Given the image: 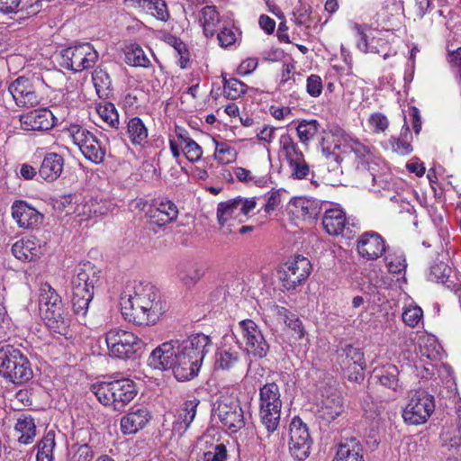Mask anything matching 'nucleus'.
Listing matches in <instances>:
<instances>
[{"label":"nucleus","instance_id":"nucleus-9","mask_svg":"<svg viewBox=\"0 0 461 461\" xmlns=\"http://www.w3.org/2000/svg\"><path fill=\"white\" fill-rule=\"evenodd\" d=\"M105 341L110 354L121 359L131 357L143 342L132 332L113 329L106 333Z\"/></svg>","mask_w":461,"mask_h":461},{"label":"nucleus","instance_id":"nucleus-55","mask_svg":"<svg viewBox=\"0 0 461 461\" xmlns=\"http://www.w3.org/2000/svg\"><path fill=\"white\" fill-rule=\"evenodd\" d=\"M289 165L291 176L294 179H304L310 173V167L304 158L292 162Z\"/></svg>","mask_w":461,"mask_h":461},{"label":"nucleus","instance_id":"nucleus-22","mask_svg":"<svg viewBox=\"0 0 461 461\" xmlns=\"http://www.w3.org/2000/svg\"><path fill=\"white\" fill-rule=\"evenodd\" d=\"M322 225L327 233L332 236H347L348 226L345 212L339 208L326 209Z\"/></svg>","mask_w":461,"mask_h":461},{"label":"nucleus","instance_id":"nucleus-12","mask_svg":"<svg viewBox=\"0 0 461 461\" xmlns=\"http://www.w3.org/2000/svg\"><path fill=\"white\" fill-rule=\"evenodd\" d=\"M239 329L245 345L244 350L248 355L256 358L266 357L270 346L258 325L254 321L247 319L239 322Z\"/></svg>","mask_w":461,"mask_h":461},{"label":"nucleus","instance_id":"nucleus-43","mask_svg":"<svg viewBox=\"0 0 461 461\" xmlns=\"http://www.w3.org/2000/svg\"><path fill=\"white\" fill-rule=\"evenodd\" d=\"M280 145L288 164L296 162L297 160L304 158L303 152L299 149L297 144L290 135L283 134L280 137Z\"/></svg>","mask_w":461,"mask_h":461},{"label":"nucleus","instance_id":"nucleus-52","mask_svg":"<svg viewBox=\"0 0 461 461\" xmlns=\"http://www.w3.org/2000/svg\"><path fill=\"white\" fill-rule=\"evenodd\" d=\"M386 267L389 272L393 274H400L406 267V260L403 254L399 255H388L384 258Z\"/></svg>","mask_w":461,"mask_h":461},{"label":"nucleus","instance_id":"nucleus-32","mask_svg":"<svg viewBox=\"0 0 461 461\" xmlns=\"http://www.w3.org/2000/svg\"><path fill=\"white\" fill-rule=\"evenodd\" d=\"M363 451V447L357 438H347L339 445L333 461H365Z\"/></svg>","mask_w":461,"mask_h":461},{"label":"nucleus","instance_id":"nucleus-36","mask_svg":"<svg viewBox=\"0 0 461 461\" xmlns=\"http://www.w3.org/2000/svg\"><path fill=\"white\" fill-rule=\"evenodd\" d=\"M92 79L96 93L100 98H108L112 92V80L109 74L103 68H97L93 75Z\"/></svg>","mask_w":461,"mask_h":461},{"label":"nucleus","instance_id":"nucleus-18","mask_svg":"<svg viewBox=\"0 0 461 461\" xmlns=\"http://www.w3.org/2000/svg\"><path fill=\"white\" fill-rule=\"evenodd\" d=\"M359 256L366 260H376L385 252V241L375 231H366L360 235L357 242Z\"/></svg>","mask_w":461,"mask_h":461},{"label":"nucleus","instance_id":"nucleus-17","mask_svg":"<svg viewBox=\"0 0 461 461\" xmlns=\"http://www.w3.org/2000/svg\"><path fill=\"white\" fill-rule=\"evenodd\" d=\"M17 106H35L40 103V97L29 78L19 77L8 87Z\"/></svg>","mask_w":461,"mask_h":461},{"label":"nucleus","instance_id":"nucleus-19","mask_svg":"<svg viewBox=\"0 0 461 461\" xmlns=\"http://www.w3.org/2000/svg\"><path fill=\"white\" fill-rule=\"evenodd\" d=\"M57 121L51 111L46 108L32 110L20 116L21 127L24 131H48Z\"/></svg>","mask_w":461,"mask_h":461},{"label":"nucleus","instance_id":"nucleus-31","mask_svg":"<svg viewBox=\"0 0 461 461\" xmlns=\"http://www.w3.org/2000/svg\"><path fill=\"white\" fill-rule=\"evenodd\" d=\"M344 146L353 152L361 164H368L375 158V149L366 140L361 141L358 139L346 135L343 137Z\"/></svg>","mask_w":461,"mask_h":461},{"label":"nucleus","instance_id":"nucleus-5","mask_svg":"<svg viewBox=\"0 0 461 461\" xmlns=\"http://www.w3.org/2000/svg\"><path fill=\"white\" fill-rule=\"evenodd\" d=\"M282 405L280 389L276 383H267L259 388V417L267 436L279 426Z\"/></svg>","mask_w":461,"mask_h":461},{"label":"nucleus","instance_id":"nucleus-48","mask_svg":"<svg viewBox=\"0 0 461 461\" xmlns=\"http://www.w3.org/2000/svg\"><path fill=\"white\" fill-rule=\"evenodd\" d=\"M215 143L214 157L221 164H229L235 160L237 154L233 148L227 143H220L217 141Z\"/></svg>","mask_w":461,"mask_h":461},{"label":"nucleus","instance_id":"nucleus-53","mask_svg":"<svg viewBox=\"0 0 461 461\" xmlns=\"http://www.w3.org/2000/svg\"><path fill=\"white\" fill-rule=\"evenodd\" d=\"M423 316L422 309L419 306H410L402 312V321L409 327L414 328L418 325Z\"/></svg>","mask_w":461,"mask_h":461},{"label":"nucleus","instance_id":"nucleus-60","mask_svg":"<svg viewBox=\"0 0 461 461\" xmlns=\"http://www.w3.org/2000/svg\"><path fill=\"white\" fill-rule=\"evenodd\" d=\"M219 44L221 47H229L236 41V34L231 28L223 27L217 34Z\"/></svg>","mask_w":461,"mask_h":461},{"label":"nucleus","instance_id":"nucleus-24","mask_svg":"<svg viewBox=\"0 0 461 461\" xmlns=\"http://www.w3.org/2000/svg\"><path fill=\"white\" fill-rule=\"evenodd\" d=\"M151 416L146 408L131 410L121 420V430L123 434H134L142 429Z\"/></svg>","mask_w":461,"mask_h":461},{"label":"nucleus","instance_id":"nucleus-6","mask_svg":"<svg viewBox=\"0 0 461 461\" xmlns=\"http://www.w3.org/2000/svg\"><path fill=\"white\" fill-rule=\"evenodd\" d=\"M5 364L2 377L14 384H22L32 378L33 373L28 358L12 345L5 346Z\"/></svg>","mask_w":461,"mask_h":461},{"label":"nucleus","instance_id":"nucleus-51","mask_svg":"<svg viewBox=\"0 0 461 461\" xmlns=\"http://www.w3.org/2000/svg\"><path fill=\"white\" fill-rule=\"evenodd\" d=\"M203 276V269L196 266L189 267L185 270L181 271L179 275L181 281L187 287L194 286Z\"/></svg>","mask_w":461,"mask_h":461},{"label":"nucleus","instance_id":"nucleus-27","mask_svg":"<svg viewBox=\"0 0 461 461\" xmlns=\"http://www.w3.org/2000/svg\"><path fill=\"white\" fill-rule=\"evenodd\" d=\"M373 378L384 388L394 393L402 392V384L399 379V370L394 365L375 368L373 372Z\"/></svg>","mask_w":461,"mask_h":461},{"label":"nucleus","instance_id":"nucleus-33","mask_svg":"<svg viewBox=\"0 0 461 461\" xmlns=\"http://www.w3.org/2000/svg\"><path fill=\"white\" fill-rule=\"evenodd\" d=\"M343 411L342 398L337 393L326 396L318 410V416L326 422H330Z\"/></svg>","mask_w":461,"mask_h":461},{"label":"nucleus","instance_id":"nucleus-40","mask_svg":"<svg viewBox=\"0 0 461 461\" xmlns=\"http://www.w3.org/2000/svg\"><path fill=\"white\" fill-rule=\"evenodd\" d=\"M240 212L236 198L220 203L217 207V218L220 225L223 226L231 218H240Z\"/></svg>","mask_w":461,"mask_h":461},{"label":"nucleus","instance_id":"nucleus-63","mask_svg":"<svg viewBox=\"0 0 461 461\" xmlns=\"http://www.w3.org/2000/svg\"><path fill=\"white\" fill-rule=\"evenodd\" d=\"M258 59L248 58L240 64V66L238 68V72L243 76L249 75L254 70H256V68H258Z\"/></svg>","mask_w":461,"mask_h":461},{"label":"nucleus","instance_id":"nucleus-20","mask_svg":"<svg viewBox=\"0 0 461 461\" xmlns=\"http://www.w3.org/2000/svg\"><path fill=\"white\" fill-rule=\"evenodd\" d=\"M198 404L199 400L194 398L185 401L178 409L172 425V432L174 435L180 438L186 432L195 418Z\"/></svg>","mask_w":461,"mask_h":461},{"label":"nucleus","instance_id":"nucleus-4","mask_svg":"<svg viewBox=\"0 0 461 461\" xmlns=\"http://www.w3.org/2000/svg\"><path fill=\"white\" fill-rule=\"evenodd\" d=\"M92 392L103 405L118 411H123L138 393L134 382L127 378L93 384Z\"/></svg>","mask_w":461,"mask_h":461},{"label":"nucleus","instance_id":"nucleus-15","mask_svg":"<svg viewBox=\"0 0 461 461\" xmlns=\"http://www.w3.org/2000/svg\"><path fill=\"white\" fill-rule=\"evenodd\" d=\"M311 271L312 264L305 257L298 255L288 260L280 276L284 288L288 291L296 289L308 278Z\"/></svg>","mask_w":461,"mask_h":461},{"label":"nucleus","instance_id":"nucleus-30","mask_svg":"<svg viewBox=\"0 0 461 461\" xmlns=\"http://www.w3.org/2000/svg\"><path fill=\"white\" fill-rule=\"evenodd\" d=\"M64 158L58 153H47L39 168V175L46 181L56 180L62 173Z\"/></svg>","mask_w":461,"mask_h":461},{"label":"nucleus","instance_id":"nucleus-59","mask_svg":"<svg viewBox=\"0 0 461 461\" xmlns=\"http://www.w3.org/2000/svg\"><path fill=\"white\" fill-rule=\"evenodd\" d=\"M226 458L227 448L223 444H218L212 450L203 454V461H225Z\"/></svg>","mask_w":461,"mask_h":461},{"label":"nucleus","instance_id":"nucleus-23","mask_svg":"<svg viewBox=\"0 0 461 461\" xmlns=\"http://www.w3.org/2000/svg\"><path fill=\"white\" fill-rule=\"evenodd\" d=\"M50 332L68 337L71 319L68 309L64 306L41 317Z\"/></svg>","mask_w":461,"mask_h":461},{"label":"nucleus","instance_id":"nucleus-28","mask_svg":"<svg viewBox=\"0 0 461 461\" xmlns=\"http://www.w3.org/2000/svg\"><path fill=\"white\" fill-rule=\"evenodd\" d=\"M13 255L23 262L34 261L41 258L42 252L34 238H28L17 240L12 246Z\"/></svg>","mask_w":461,"mask_h":461},{"label":"nucleus","instance_id":"nucleus-45","mask_svg":"<svg viewBox=\"0 0 461 461\" xmlns=\"http://www.w3.org/2000/svg\"><path fill=\"white\" fill-rule=\"evenodd\" d=\"M223 77V93L224 96L230 100H235L247 93L248 86L237 78Z\"/></svg>","mask_w":461,"mask_h":461},{"label":"nucleus","instance_id":"nucleus-26","mask_svg":"<svg viewBox=\"0 0 461 461\" xmlns=\"http://www.w3.org/2000/svg\"><path fill=\"white\" fill-rule=\"evenodd\" d=\"M38 304L41 317L65 305L59 294L48 283L40 286Z\"/></svg>","mask_w":461,"mask_h":461},{"label":"nucleus","instance_id":"nucleus-10","mask_svg":"<svg viewBox=\"0 0 461 461\" xmlns=\"http://www.w3.org/2000/svg\"><path fill=\"white\" fill-rule=\"evenodd\" d=\"M434 397L425 390H418L412 394L402 411L405 422L411 425L425 423L434 411Z\"/></svg>","mask_w":461,"mask_h":461},{"label":"nucleus","instance_id":"nucleus-62","mask_svg":"<svg viewBox=\"0 0 461 461\" xmlns=\"http://www.w3.org/2000/svg\"><path fill=\"white\" fill-rule=\"evenodd\" d=\"M281 202V194L278 190H273L267 194V200L265 204V212H270L274 211Z\"/></svg>","mask_w":461,"mask_h":461},{"label":"nucleus","instance_id":"nucleus-39","mask_svg":"<svg viewBox=\"0 0 461 461\" xmlns=\"http://www.w3.org/2000/svg\"><path fill=\"white\" fill-rule=\"evenodd\" d=\"M15 429L21 433L18 441L22 444L27 445L32 443L36 435V426L32 417L18 419Z\"/></svg>","mask_w":461,"mask_h":461},{"label":"nucleus","instance_id":"nucleus-3","mask_svg":"<svg viewBox=\"0 0 461 461\" xmlns=\"http://www.w3.org/2000/svg\"><path fill=\"white\" fill-rule=\"evenodd\" d=\"M100 271L90 262L79 264L71 280L72 308L77 315L86 316L94 297L95 285L99 281Z\"/></svg>","mask_w":461,"mask_h":461},{"label":"nucleus","instance_id":"nucleus-14","mask_svg":"<svg viewBox=\"0 0 461 461\" xmlns=\"http://www.w3.org/2000/svg\"><path fill=\"white\" fill-rule=\"evenodd\" d=\"M312 440L308 427L299 417H294L290 423L289 451L298 461L308 457Z\"/></svg>","mask_w":461,"mask_h":461},{"label":"nucleus","instance_id":"nucleus-47","mask_svg":"<svg viewBox=\"0 0 461 461\" xmlns=\"http://www.w3.org/2000/svg\"><path fill=\"white\" fill-rule=\"evenodd\" d=\"M320 124L316 120L303 121L297 126L298 137L302 142H307L318 133Z\"/></svg>","mask_w":461,"mask_h":461},{"label":"nucleus","instance_id":"nucleus-35","mask_svg":"<svg viewBox=\"0 0 461 461\" xmlns=\"http://www.w3.org/2000/svg\"><path fill=\"white\" fill-rule=\"evenodd\" d=\"M127 134L133 145H142L148 139V129L140 118L132 117L127 123Z\"/></svg>","mask_w":461,"mask_h":461},{"label":"nucleus","instance_id":"nucleus-42","mask_svg":"<svg viewBox=\"0 0 461 461\" xmlns=\"http://www.w3.org/2000/svg\"><path fill=\"white\" fill-rule=\"evenodd\" d=\"M240 361V355L231 349H221L216 353L214 366L216 369L230 370L234 368Z\"/></svg>","mask_w":461,"mask_h":461},{"label":"nucleus","instance_id":"nucleus-41","mask_svg":"<svg viewBox=\"0 0 461 461\" xmlns=\"http://www.w3.org/2000/svg\"><path fill=\"white\" fill-rule=\"evenodd\" d=\"M55 446V433L50 430L38 443L37 461H53V449Z\"/></svg>","mask_w":461,"mask_h":461},{"label":"nucleus","instance_id":"nucleus-29","mask_svg":"<svg viewBox=\"0 0 461 461\" xmlns=\"http://www.w3.org/2000/svg\"><path fill=\"white\" fill-rule=\"evenodd\" d=\"M337 362L343 371H349L353 366H366L364 353L352 345H345L337 349Z\"/></svg>","mask_w":461,"mask_h":461},{"label":"nucleus","instance_id":"nucleus-64","mask_svg":"<svg viewBox=\"0 0 461 461\" xmlns=\"http://www.w3.org/2000/svg\"><path fill=\"white\" fill-rule=\"evenodd\" d=\"M449 63L456 70L459 82L461 83V47L456 50L449 51Z\"/></svg>","mask_w":461,"mask_h":461},{"label":"nucleus","instance_id":"nucleus-1","mask_svg":"<svg viewBox=\"0 0 461 461\" xmlns=\"http://www.w3.org/2000/svg\"><path fill=\"white\" fill-rule=\"evenodd\" d=\"M212 346L211 338L203 333L193 334L183 340L171 339L153 349L148 363L154 369L172 370L178 381H189L198 375Z\"/></svg>","mask_w":461,"mask_h":461},{"label":"nucleus","instance_id":"nucleus-2","mask_svg":"<svg viewBox=\"0 0 461 461\" xmlns=\"http://www.w3.org/2000/svg\"><path fill=\"white\" fill-rule=\"evenodd\" d=\"M121 309L126 320L139 325L155 324L165 311L154 287L141 283L121 297Z\"/></svg>","mask_w":461,"mask_h":461},{"label":"nucleus","instance_id":"nucleus-11","mask_svg":"<svg viewBox=\"0 0 461 461\" xmlns=\"http://www.w3.org/2000/svg\"><path fill=\"white\" fill-rule=\"evenodd\" d=\"M352 30L357 37V48L364 53H375L386 59L388 54V42L382 37L381 32L372 29L368 24L351 23Z\"/></svg>","mask_w":461,"mask_h":461},{"label":"nucleus","instance_id":"nucleus-44","mask_svg":"<svg viewBox=\"0 0 461 461\" xmlns=\"http://www.w3.org/2000/svg\"><path fill=\"white\" fill-rule=\"evenodd\" d=\"M125 61L132 67L149 68L150 65V60L146 56L143 49L139 45H131L127 49Z\"/></svg>","mask_w":461,"mask_h":461},{"label":"nucleus","instance_id":"nucleus-16","mask_svg":"<svg viewBox=\"0 0 461 461\" xmlns=\"http://www.w3.org/2000/svg\"><path fill=\"white\" fill-rule=\"evenodd\" d=\"M179 211L176 203L168 199H155L149 205L146 215L149 223L158 227H164L177 219Z\"/></svg>","mask_w":461,"mask_h":461},{"label":"nucleus","instance_id":"nucleus-50","mask_svg":"<svg viewBox=\"0 0 461 461\" xmlns=\"http://www.w3.org/2000/svg\"><path fill=\"white\" fill-rule=\"evenodd\" d=\"M450 271V268L444 262L437 263L430 268L429 280L436 283L445 284L449 277Z\"/></svg>","mask_w":461,"mask_h":461},{"label":"nucleus","instance_id":"nucleus-54","mask_svg":"<svg viewBox=\"0 0 461 461\" xmlns=\"http://www.w3.org/2000/svg\"><path fill=\"white\" fill-rule=\"evenodd\" d=\"M184 145L183 151L189 161L196 162L202 158L203 149L193 139L185 140Z\"/></svg>","mask_w":461,"mask_h":461},{"label":"nucleus","instance_id":"nucleus-46","mask_svg":"<svg viewBox=\"0 0 461 461\" xmlns=\"http://www.w3.org/2000/svg\"><path fill=\"white\" fill-rule=\"evenodd\" d=\"M96 112L110 127L118 128L119 114L113 104L110 102H104L103 104H100L96 107Z\"/></svg>","mask_w":461,"mask_h":461},{"label":"nucleus","instance_id":"nucleus-56","mask_svg":"<svg viewBox=\"0 0 461 461\" xmlns=\"http://www.w3.org/2000/svg\"><path fill=\"white\" fill-rule=\"evenodd\" d=\"M368 123L373 131L376 133L384 131L389 125L387 117L381 113L371 114Z\"/></svg>","mask_w":461,"mask_h":461},{"label":"nucleus","instance_id":"nucleus-13","mask_svg":"<svg viewBox=\"0 0 461 461\" xmlns=\"http://www.w3.org/2000/svg\"><path fill=\"white\" fill-rule=\"evenodd\" d=\"M214 415L218 417L222 427L235 433L245 426L244 412L238 400L221 396L217 401V406L214 409Z\"/></svg>","mask_w":461,"mask_h":461},{"label":"nucleus","instance_id":"nucleus-38","mask_svg":"<svg viewBox=\"0 0 461 461\" xmlns=\"http://www.w3.org/2000/svg\"><path fill=\"white\" fill-rule=\"evenodd\" d=\"M297 213L303 219H316L322 210L321 203L317 200L298 199L294 203Z\"/></svg>","mask_w":461,"mask_h":461},{"label":"nucleus","instance_id":"nucleus-21","mask_svg":"<svg viewBox=\"0 0 461 461\" xmlns=\"http://www.w3.org/2000/svg\"><path fill=\"white\" fill-rule=\"evenodd\" d=\"M12 215L23 229H32L42 220V215L23 201H17L12 205Z\"/></svg>","mask_w":461,"mask_h":461},{"label":"nucleus","instance_id":"nucleus-8","mask_svg":"<svg viewBox=\"0 0 461 461\" xmlns=\"http://www.w3.org/2000/svg\"><path fill=\"white\" fill-rule=\"evenodd\" d=\"M98 58L93 46L88 43H80L66 48L60 52V65L68 70L81 72L92 68Z\"/></svg>","mask_w":461,"mask_h":461},{"label":"nucleus","instance_id":"nucleus-34","mask_svg":"<svg viewBox=\"0 0 461 461\" xmlns=\"http://www.w3.org/2000/svg\"><path fill=\"white\" fill-rule=\"evenodd\" d=\"M219 14L215 6L206 5L200 11L199 23L203 28L206 37H212L215 33V27L219 23Z\"/></svg>","mask_w":461,"mask_h":461},{"label":"nucleus","instance_id":"nucleus-49","mask_svg":"<svg viewBox=\"0 0 461 461\" xmlns=\"http://www.w3.org/2000/svg\"><path fill=\"white\" fill-rule=\"evenodd\" d=\"M442 347L434 338H428L423 346L420 347L421 356L430 360L440 359Z\"/></svg>","mask_w":461,"mask_h":461},{"label":"nucleus","instance_id":"nucleus-57","mask_svg":"<svg viewBox=\"0 0 461 461\" xmlns=\"http://www.w3.org/2000/svg\"><path fill=\"white\" fill-rule=\"evenodd\" d=\"M322 80L320 76L312 74L306 81V91L312 97H318L322 92Z\"/></svg>","mask_w":461,"mask_h":461},{"label":"nucleus","instance_id":"nucleus-58","mask_svg":"<svg viewBox=\"0 0 461 461\" xmlns=\"http://www.w3.org/2000/svg\"><path fill=\"white\" fill-rule=\"evenodd\" d=\"M285 324L293 331V336L295 339L299 340L304 337L305 329L303 321L295 314L291 316Z\"/></svg>","mask_w":461,"mask_h":461},{"label":"nucleus","instance_id":"nucleus-7","mask_svg":"<svg viewBox=\"0 0 461 461\" xmlns=\"http://www.w3.org/2000/svg\"><path fill=\"white\" fill-rule=\"evenodd\" d=\"M68 132L73 143L78 147L87 160L95 164L104 161L106 150L95 135L77 124L70 125Z\"/></svg>","mask_w":461,"mask_h":461},{"label":"nucleus","instance_id":"nucleus-37","mask_svg":"<svg viewBox=\"0 0 461 461\" xmlns=\"http://www.w3.org/2000/svg\"><path fill=\"white\" fill-rule=\"evenodd\" d=\"M411 138L410 129L405 123L399 138H390L389 143L392 150L402 156L410 154L412 151V146L411 144Z\"/></svg>","mask_w":461,"mask_h":461},{"label":"nucleus","instance_id":"nucleus-61","mask_svg":"<svg viewBox=\"0 0 461 461\" xmlns=\"http://www.w3.org/2000/svg\"><path fill=\"white\" fill-rule=\"evenodd\" d=\"M241 216H249V213L256 208V198H242L241 196L236 197Z\"/></svg>","mask_w":461,"mask_h":461},{"label":"nucleus","instance_id":"nucleus-25","mask_svg":"<svg viewBox=\"0 0 461 461\" xmlns=\"http://www.w3.org/2000/svg\"><path fill=\"white\" fill-rule=\"evenodd\" d=\"M440 439L443 454L461 455V410L457 412L456 426L445 429L440 435Z\"/></svg>","mask_w":461,"mask_h":461}]
</instances>
